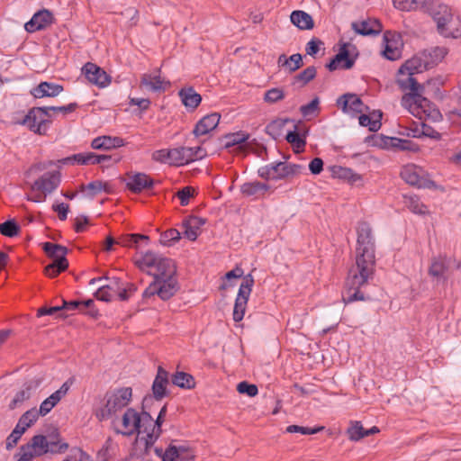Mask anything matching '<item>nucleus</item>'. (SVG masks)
<instances>
[{"instance_id": "1", "label": "nucleus", "mask_w": 461, "mask_h": 461, "mask_svg": "<svg viewBox=\"0 0 461 461\" xmlns=\"http://www.w3.org/2000/svg\"><path fill=\"white\" fill-rule=\"evenodd\" d=\"M357 231L356 264L348 271L342 294V300L346 304L366 300L360 287L367 284L374 276L375 257L372 228L366 221H361Z\"/></svg>"}, {"instance_id": "2", "label": "nucleus", "mask_w": 461, "mask_h": 461, "mask_svg": "<svg viewBox=\"0 0 461 461\" xmlns=\"http://www.w3.org/2000/svg\"><path fill=\"white\" fill-rule=\"evenodd\" d=\"M68 444H59L58 447H51L48 445L47 437L41 434L34 435L26 444L19 447L18 461H32L35 457L46 454H63L68 449Z\"/></svg>"}, {"instance_id": "3", "label": "nucleus", "mask_w": 461, "mask_h": 461, "mask_svg": "<svg viewBox=\"0 0 461 461\" xmlns=\"http://www.w3.org/2000/svg\"><path fill=\"white\" fill-rule=\"evenodd\" d=\"M132 396L131 387H121L109 391L104 395V404L95 410V417L99 421L111 418L118 411L128 405Z\"/></svg>"}, {"instance_id": "4", "label": "nucleus", "mask_w": 461, "mask_h": 461, "mask_svg": "<svg viewBox=\"0 0 461 461\" xmlns=\"http://www.w3.org/2000/svg\"><path fill=\"white\" fill-rule=\"evenodd\" d=\"M138 267L144 271L146 267H156V272L148 271L149 275H152L153 278H176V267L175 262L168 258L157 255L152 251H147L140 259L135 261Z\"/></svg>"}, {"instance_id": "5", "label": "nucleus", "mask_w": 461, "mask_h": 461, "mask_svg": "<svg viewBox=\"0 0 461 461\" xmlns=\"http://www.w3.org/2000/svg\"><path fill=\"white\" fill-rule=\"evenodd\" d=\"M179 290L176 278H156L142 294L143 301L155 300L158 295L161 300L167 301Z\"/></svg>"}, {"instance_id": "6", "label": "nucleus", "mask_w": 461, "mask_h": 461, "mask_svg": "<svg viewBox=\"0 0 461 461\" xmlns=\"http://www.w3.org/2000/svg\"><path fill=\"white\" fill-rule=\"evenodd\" d=\"M42 112L41 107H32L17 123L27 126L34 133L45 135L51 120L44 118Z\"/></svg>"}, {"instance_id": "7", "label": "nucleus", "mask_w": 461, "mask_h": 461, "mask_svg": "<svg viewBox=\"0 0 461 461\" xmlns=\"http://www.w3.org/2000/svg\"><path fill=\"white\" fill-rule=\"evenodd\" d=\"M427 12L437 23V28L441 35L447 34V28L453 23L451 9L443 4L431 1Z\"/></svg>"}, {"instance_id": "8", "label": "nucleus", "mask_w": 461, "mask_h": 461, "mask_svg": "<svg viewBox=\"0 0 461 461\" xmlns=\"http://www.w3.org/2000/svg\"><path fill=\"white\" fill-rule=\"evenodd\" d=\"M421 169L414 165H407L401 171V177L407 184L419 188H431L435 182L420 175Z\"/></svg>"}, {"instance_id": "9", "label": "nucleus", "mask_w": 461, "mask_h": 461, "mask_svg": "<svg viewBox=\"0 0 461 461\" xmlns=\"http://www.w3.org/2000/svg\"><path fill=\"white\" fill-rule=\"evenodd\" d=\"M126 179L122 178V180L126 181L127 188L134 194H140L144 190H149L153 188L155 184L154 180L145 173L128 172L126 174Z\"/></svg>"}, {"instance_id": "10", "label": "nucleus", "mask_w": 461, "mask_h": 461, "mask_svg": "<svg viewBox=\"0 0 461 461\" xmlns=\"http://www.w3.org/2000/svg\"><path fill=\"white\" fill-rule=\"evenodd\" d=\"M86 79L99 87H105L111 82V77L97 65L87 62L82 68Z\"/></svg>"}, {"instance_id": "11", "label": "nucleus", "mask_w": 461, "mask_h": 461, "mask_svg": "<svg viewBox=\"0 0 461 461\" xmlns=\"http://www.w3.org/2000/svg\"><path fill=\"white\" fill-rule=\"evenodd\" d=\"M348 43H343L339 48V52L330 59L329 63L326 64V68L330 71H334L339 68L344 69H350L353 68L356 57H350L349 50L348 47Z\"/></svg>"}, {"instance_id": "12", "label": "nucleus", "mask_w": 461, "mask_h": 461, "mask_svg": "<svg viewBox=\"0 0 461 461\" xmlns=\"http://www.w3.org/2000/svg\"><path fill=\"white\" fill-rule=\"evenodd\" d=\"M60 181L59 171L47 172L33 183L32 189L41 191L44 194H51L58 188Z\"/></svg>"}, {"instance_id": "13", "label": "nucleus", "mask_w": 461, "mask_h": 461, "mask_svg": "<svg viewBox=\"0 0 461 461\" xmlns=\"http://www.w3.org/2000/svg\"><path fill=\"white\" fill-rule=\"evenodd\" d=\"M337 104L344 113H362L368 111V106L355 94H345L337 100Z\"/></svg>"}, {"instance_id": "14", "label": "nucleus", "mask_w": 461, "mask_h": 461, "mask_svg": "<svg viewBox=\"0 0 461 461\" xmlns=\"http://www.w3.org/2000/svg\"><path fill=\"white\" fill-rule=\"evenodd\" d=\"M53 15L47 9H42L33 14L32 19L24 24L28 32H35L46 29L53 23Z\"/></svg>"}, {"instance_id": "15", "label": "nucleus", "mask_w": 461, "mask_h": 461, "mask_svg": "<svg viewBox=\"0 0 461 461\" xmlns=\"http://www.w3.org/2000/svg\"><path fill=\"white\" fill-rule=\"evenodd\" d=\"M424 59L420 57H413L412 59H408L402 64L399 68L400 76H404L405 74L415 75L422 72L424 69H428L430 68V64L427 56V50L423 52Z\"/></svg>"}, {"instance_id": "16", "label": "nucleus", "mask_w": 461, "mask_h": 461, "mask_svg": "<svg viewBox=\"0 0 461 461\" xmlns=\"http://www.w3.org/2000/svg\"><path fill=\"white\" fill-rule=\"evenodd\" d=\"M194 458V452L190 447L185 444L180 446H176L172 443L169 444L163 456V461H176V459H180L181 461H189Z\"/></svg>"}, {"instance_id": "17", "label": "nucleus", "mask_w": 461, "mask_h": 461, "mask_svg": "<svg viewBox=\"0 0 461 461\" xmlns=\"http://www.w3.org/2000/svg\"><path fill=\"white\" fill-rule=\"evenodd\" d=\"M351 28L356 33L362 36H376L383 31L382 23L376 19L353 22Z\"/></svg>"}, {"instance_id": "18", "label": "nucleus", "mask_w": 461, "mask_h": 461, "mask_svg": "<svg viewBox=\"0 0 461 461\" xmlns=\"http://www.w3.org/2000/svg\"><path fill=\"white\" fill-rule=\"evenodd\" d=\"M168 372L165 370L162 366H158L157 375L152 384V400L155 399L157 401L162 400L165 396L167 395V385L169 383L168 380Z\"/></svg>"}, {"instance_id": "19", "label": "nucleus", "mask_w": 461, "mask_h": 461, "mask_svg": "<svg viewBox=\"0 0 461 461\" xmlns=\"http://www.w3.org/2000/svg\"><path fill=\"white\" fill-rule=\"evenodd\" d=\"M151 402L152 397L150 395H147L143 398L142 411L139 413L140 422L138 424V429L136 430L138 435L141 432L154 431V428L156 427V425H154L155 421L150 413L145 410Z\"/></svg>"}, {"instance_id": "20", "label": "nucleus", "mask_w": 461, "mask_h": 461, "mask_svg": "<svg viewBox=\"0 0 461 461\" xmlns=\"http://www.w3.org/2000/svg\"><path fill=\"white\" fill-rule=\"evenodd\" d=\"M76 163L80 165H96L106 162L116 163L120 160V158H113L112 155H97L94 152L88 153H78L74 155Z\"/></svg>"}, {"instance_id": "21", "label": "nucleus", "mask_w": 461, "mask_h": 461, "mask_svg": "<svg viewBox=\"0 0 461 461\" xmlns=\"http://www.w3.org/2000/svg\"><path fill=\"white\" fill-rule=\"evenodd\" d=\"M206 219L198 216H189L182 222L184 235L189 240H195L200 234L201 227L205 224Z\"/></svg>"}, {"instance_id": "22", "label": "nucleus", "mask_w": 461, "mask_h": 461, "mask_svg": "<svg viewBox=\"0 0 461 461\" xmlns=\"http://www.w3.org/2000/svg\"><path fill=\"white\" fill-rule=\"evenodd\" d=\"M63 89L64 88L61 85L43 81L41 82L37 86L33 87L30 93L35 98L55 97L58 96L63 91Z\"/></svg>"}, {"instance_id": "23", "label": "nucleus", "mask_w": 461, "mask_h": 461, "mask_svg": "<svg viewBox=\"0 0 461 461\" xmlns=\"http://www.w3.org/2000/svg\"><path fill=\"white\" fill-rule=\"evenodd\" d=\"M221 115L217 113H213L203 116L196 124L193 131V133L196 136H202L209 133L214 130L219 124Z\"/></svg>"}, {"instance_id": "24", "label": "nucleus", "mask_w": 461, "mask_h": 461, "mask_svg": "<svg viewBox=\"0 0 461 461\" xmlns=\"http://www.w3.org/2000/svg\"><path fill=\"white\" fill-rule=\"evenodd\" d=\"M400 37L395 39V35L391 32H385L384 34V41L385 43L383 55L389 60H396L401 56V50L399 48Z\"/></svg>"}, {"instance_id": "25", "label": "nucleus", "mask_w": 461, "mask_h": 461, "mask_svg": "<svg viewBox=\"0 0 461 461\" xmlns=\"http://www.w3.org/2000/svg\"><path fill=\"white\" fill-rule=\"evenodd\" d=\"M122 146H124V140L122 138L105 135L95 138L91 142L94 149L109 150Z\"/></svg>"}, {"instance_id": "26", "label": "nucleus", "mask_w": 461, "mask_h": 461, "mask_svg": "<svg viewBox=\"0 0 461 461\" xmlns=\"http://www.w3.org/2000/svg\"><path fill=\"white\" fill-rule=\"evenodd\" d=\"M140 85L152 92H164L170 86V82L162 80L159 76L144 74L141 77Z\"/></svg>"}, {"instance_id": "27", "label": "nucleus", "mask_w": 461, "mask_h": 461, "mask_svg": "<svg viewBox=\"0 0 461 461\" xmlns=\"http://www.w3.org/2000/svg\"><path fill=\"white\" fill-rule=\"evenodd\" d=\"M178 95L187 109L194 111L201 104L202 96L193 87L182 88Z\"/></svg>"}, {"instance_id": "28", "label": "nucleus", "mask_w": 461, "mask_h": 461, "mask_svg": "<svg viewBox=\"0 0 461 461\" xmlns=\"http://www.w3.org/2000/svg\"><path fill=\"white\" fill-rule=\"evenodd\" d=\"M140 422L139 413L132 408H129L126 410L122 416V426L125 429L130 427L131 429L127 431H117L118 433H122L124 436H131L138 429V424Z\"/></svg>"}, {"instance_id": "29", "label": "nucleus", "mask_w": 461, "mask_h": 461, "mask_svg": "<svg viewBox=\"0 0 461 461\" xmlns=\"http://www.w3.org/2000/svg\"><path fill=\"white\" fill-rule=\"evenodd\" d=\"M290 18L292 23L300 30H311L314 26L312 17L304 11H294Z\"/></svg>"}, {"instance_id": "30", "label": "nucleus", "mask_w": 461, "mask_h": 461, "mask_svg": "<svg viewBox=\"0 0 461 461\" xmlns=\"http://www.w3.org/2000/svg\"><path fill=\"white\" fill-rule=\"evenodd\" d=\"M396 83L402 91L410 90V93H414L418 90L424 89V86L419 84L418 81L413 77V75L410 74L400 76L398 73Z\"/></svg>"}, {"instance_id": "31", "label": "nucleus", "mask_w": 461, "mask_h": 461, "mask_svg": "<svg viewBox=\"0 0 461 461\" xmlns=\"http://www.w3.org/2000/svg\"><path fill=\"white\" fill-rule=\"evenodd\" d=\"M171 382L174 385L182 389H193L195 387V380L191 374L184 371H177L171 376Z\"/></svg>"}, {"instance_id": "32", "label": "nucleus", "mask_w": 461, "mask_h": 461, "mask_svg": "<svg viewBox=\"0 0 461 461\" xmlns=\"http://www.w3.org/2000/svg\"><path fill=\"white\" fill-rule=\"evenodd\" d=\"M188 147H178L171 149V166H183L191 162Z\"/></svg>"}, {"instance_id": "33", "label": "nucleus", "mask_w": 461, "mask_h": 461, "mask_svg": "<svg viewBox=\"0 0 461 461\" xmlns=\"http://www.w3.org/2000/svg\"><path fill=\"white\" fill-rule=\"evenodd\" d=\"M68 267V261L66 257H59L53 260L52 263L46 266L44 268V273L49 277L53 278L59 276L61 272H64Z\"/></svg>"}, {"instance_id": "34", "label": "nucleus", "mask_w": 461, "mask_h": 461, "mask_svg": "<svg viewBox=\"0 0 461 461\" xmlns=\"http://www.w3.org/2000/svg\"><path fill=\"white\" fill-rule=\"evenodd\" d=\"M308 133V130H305L304 132L301 133L298 131V126L294 125V130L290 131L286 136L285 140L287 142L292 144V146L298 150H303L306 145V134Z\"/></svg>"}, {"instance_id": "35", "label": "nucleus", "mask_w": 461, "mask_h": 461, "mask_svg": "<svg viewBox=\"0 0 461 461\" xmlns=\"http://www.w3.org/2000/svg\"><path fill=\"white\" fill-rule=\"evenodd\" d=\"M249 134L245 133L244 131H237L234 133H230L224 136V148L230 149L234 146H244L249 141ZM237 150H240L237 149Z\"/></svg>"}, {"instance_id": "36", "label": "nucleus", "mask_w": 461, "mask_h": 461, "mask_svg": "<svg viewBox=\"0 0 461 461\" xmlns=\"http://www.w3.org/2000/svg\"><path fill=\"white\" fill-rule=\"evenodd\" d=\"M38 413L36 408H32L25 411L19 419L14 428L20 429L24 434L25 431L31 428L38 420Z\"/></svg>"}, {"instance_id": "37", "label": "nucleus", "mask_w": 461, "mask_h": 461, "mask_svg": "<svg viewBox=\"0 0 461 461\" xmlns=\"http://www.w3.org/2000/svg\"><path fill=\"white\" fill-rule=\"evenodd\" d=\"M422 91L423 90H418L414 93L405 94L402 99V104H413L417 108H421L425 112L426 108L429 106L430 102L421 95Z\"/></svg>"}, {"instance_id": "38", "label": "nucleus", "mask_w": 461, "mask_h": 461, "mask_svg": "<svg viewBox=\"0 0 461 461\" xmlns=\"http://www.w3.org/2000/svg\"><path fill=\"white\" fill-rule=\"evenodd\" d=\"M32 385L31 384H25L24 387L16 393L14 399L9 403V409L14 410L20 407L25 401L32 397Z\"/></svg>"}, {"instance_id": "39", "label": "nucleus", "mask_w": 461, "mask_h": 461, "mask_svg": "<svg viewBox=\"0 0 461 461\" xmlns=\"http://www.w3.org/2000/svg\"><path fill=\"white\" fill-rule=\"evenodd\" d=\"M290 121V119H276L267 125L266 132L274 140H277L281 137L284 127Z\"/></svg>"}, {"instance_id": "40", "label": "nucleus", "mask_w": 461, "mask_h": 461, "mask_svg": "<svg viewBox=\"0 0 461 461\" xmlns=\"http://www.w3.org/2000/svg\"><path fill=\"white\" fill-rule=\"evenodd\" d=\"M43 251L53 260L59 258V257H66L68 252V249L59 244H54L51 242H44L42 244Z\"/></svg>"}, {"instance_id": "41", "label": "nucleus", "mask_w": 461, "mask_h": 461, "mask_svg": "<svg viewBox=\"0 0 461 461\" xmlns=\"http://www.w3.org/2000/svg\"><path fill=\"white\" fill-rule=\"evenodd\" d=\"M383 113L377 110L376 119H373L370 115L361 113L359 116V124L361 126L368 127L370 131H377L381 128V119Z\"/></svg>"}, {"instance_id": "42", "label": "nucleus", "mask_w": 461, "mask_h": 461, "mask_svg": "<svg viewBox=\"0 0 461 461\" xmlns=\"http://www.w3.org/2000/svg\"><path fill=\"white\" fill-rule=\"evenodd\" d=\"M447 269L446 261L442 258H433L429 267V275L440 279Z\"/></svg>"}, {"instance_id": "43", "label": "nucleus", "mask_w": 461, "mask_h": 461, "mask_svg": "<svg viewBox=\"0 0 461 461\" xmlns=\"http://www.w3.org/2000/svg\"><path fill=\"white\" fill-rule=\"evenodd\" d=\"M269 186L260 182H249L245 183L241 185V192L247 196L256 195L258 193H264L267 191Z\"/></svg>"}, {"instance_id": "44", "label": "nucleus", "mask_w": 461, "mask_h": 461, "mask_svg": "<svg viewBox=\"0 0 461 461\" xmlns=\"http://www.w3.org/2000/svg\"><path fill=\"white\" fill-rule=\"evenodd\" d=\"M316 77V68L314 66L307 67L305 69L301 71L294 77L293 85H296L298 83L301 84V86H304L309 82H311Z\"/></svg>"}, {"instance_id": "45", "label": "nucleus", "mask_w": 461, "mask_h": 461, "mask_svg": "<svg viewBox=\"0 0 461 461\" xmlns=\"http://www.w3.org/2000/svg\"><path fill=\"white\" fill-rule=\"evenodd\" d=\"M249 297L237 295L233 308V321L238 322L240 321L245 314Z\"/></svg>"}, {"instance_id": "46", "label": "nucleus", "mask_w": 461, "mask_h": 461, "mask_svg": "<svg viewBox=\"0 0 461 461\" xmlns=\"http://www.w3.org/2000/svg\"><path fill=\"white\" fill-rule=\"evenodd\" d=\"M363 431L364 427L361 421L351 420L349 422V427L346 430V434L348 435L349 440L359 441L363 438Z\"/></svg>"}, {"instance_id": "47", "label": "nucleus", "mask_w": 461, "mask_h": 461, "mask_svg": "<svg viewBox=\"0 0 461 461\" xmlns=\"http://www.w3.org/2000/svg\"><path fill=\"white\" fill-rule=\"evenodd\" d=\"M20 226L14 219L5 221L0 224V233L5 237L13 238L19 234Z\"/></svg>"}, {"instance_id": "48", "label": "nucleus", "mask_w": 461, "mask_h": 461, "mask_svg": "<svg viewBox=\"0 0 461 461\" xmlns=\"http://www.w3.org/2000/svg\"><path fill=\"white\" fill-rule=\"evenodd\" d=\"M146 437L140 438L137 437L135 443L138 444H143V451L141 453L142 456L149 455V450L151 447L154 445V443L158 440V435L154 433V431L145 432Z\"/></svg>"}, {"instance_id": "49", "label": "nucleus", "mask_w": 461, "mask_h": 461, "mask_svg": "<svg viewBox=\"0 0 461 461\" xmlns=\"http://www.w3.org/2000/svg\"><path fill=\"white\" fill-rule=\"evenodd\" d=\"M180 232L176 229H170L160 235V243L164 246H171L180 240Z\"/></svg>"}, {"instance_id": "50", "label": "nucleus", "mask_w": 461, "mask_h": 461, "mask_svg": "<svg viewBox=\"0 0 461 461\" xmlns=\"http://www.w3.org/2000/svg\"><path fill=\"white\" fill-rule=\"evenodd\" d=\"M81 189L82 190H84V189L89 190L91 192L90 193L91 197H94L95 195H96L97 194H99L102 191L105 192L106 194H112V190L105 189L104 182H102L100 180L90 182L86 185H82Z\"/></svg>"}, {"instance_id": "51", "label": "nucleus", "mask_w": 461, "mask_h": 461, "mask_svg": "<svg viewBox=\"0 0 461 461\" xmlns=\"http://www.w3.org/2000/svg\"><path fill=\"white\" fill-rule=\"evenodd\" d=\"M238 149L253 152L258 157L262 158H264V154H267V148L261 144L257 143L256 140L247 142L244 146H240Z\"/></svg>"}, {"instance_id": "52", "label": "nucleus", "mask_w": 461, "mask_h": 461, "mask_svg": "<svg viewBox=\"0 0 461 461\" xmlns=\"http://www.w3.org/2000/svg\"><path fill=\"white\" fill-rule=\"evenodd\" d=\"M447 50L445 48L436 47L428 52V59L430 64V68L440 62L447 55Z\"/></svg>"}, {"instance_id": "53", "label": "nucleus", "mask_w": 461, "mask_h": 461, "mask_svg": "<svg viewBox=\"0 0 461 461\" xmlns=\"http://www.w3.org/2000/svg\"><path fill=\"white\" fill-rule=\"evenodd\" d=\"M285 98V93L278 87L271 88L265 93L264 101L268 104H275Z\"/></svg>"}, {"instance_id": "54", "label": "nucleus", "mask_w": 461, "mask_h": 461, "mask_svg": "<svg viewBox=\"0 0 461 461\" xmlns=\"http://www.w3.org/2000/svg\"><path fill=\"white\" fill-rule=\"evenodd\" d=\"M237 391L240 394H247L249 397H254L258 393V386L246 381H242L238 384Z\"/></svg>"}, {"instance_id": "55", "label": "nucleus", "mask_w": 461, "mask_h": 461, "mask_svg": "<svg viewBox=\"0 0 461 461\" xmlns=\"http://www.w3.org/2000/svg\"><path fill=\"white\" fill-rule=\"evenodd\" d=\"M253 285L254 278L251 274H248L243 277L238 294H240V296L249 297Z\"/></svg>"}, {"instance_id": "56", "label": "nucleus", "mask_w": 461, "mask_h": 461, "mask_svg": "<svg viewBox=\"0 0 461 461\" xmlns=\"http://www.w3.org/2000/svg\"><path fill=\"white\" fill-rule=\"evenodd\" d=\"M323 429L324 427L308 428L298 425H290L286 428L285 430L288 433H302L303 435H312L322 430Z\"/></svg>"}, {"instance_id": "57", "label": "nucleus", "mask_w": 461, "mask_h": 461, "mask_svg": "<svg viewBox=\"0 0 461 461\" xmlns=\"http://www.w3.org/2000/svg\"><path fill=\"white\" fill-rule=\"evenodd\" d=\"M319 98L315 97L309 104L302 105L300 112L303 117L314 115L319 110Z\"/></svg>"}, {"instance_id": "58", "label": "nucleus", "mask_w": 461, "mask_h": 461, "mask_svg": "<svg viewBox=\"0 0 461 461\" xmlns=\"http://www.w3.org/2000/svg\"><path fill=\"white\" fill-rule=\"evenodd\" d=\"M323 45L324 42L321 39L313 37L305 46L306 54L314 57Z\"/></svg>"}, {"instance_id": "59", "label": "nucleus", "mask_w": 461, "mask_h": 461, "mask_svg": "<svg viewBox=\"0 0 461 461\" xmlns=\"http://www.w3.org/2000/svg\"><path fill=\"white\" fill-rule=\"evenodd\" d=\"M23 435V431L20 429L14 428L13 431L9 434V436L6 438L5 441V448L7 450L13 449Z\"/></svg>"}, {"instance_id": "60", "label": "nucleus", "mask_w": 461, "mask_h": 461, "mask_svg": "<svg viewBox=\"0 0 461 461\" xmlns=\"http://www.w3.org/2000/svg\"><path fill=\"white\" fill-rule=\"evenodd\" d=\"M152 158L155 161L160 162V163H167L171 166V149H159L156 150L152 154Z\"/></svg>"}, {"instance_id": "61", "label": "nucleus", "mask_w": 461, "mask_h": 461, "mask_svg": "<svg viewBox=\"0 0 461 461\" xmlns=\"http://www.w3.org/2000/svg\"><path fill=\"white\" fill-rule=\"evenodd\" d=\"M194 192L193 187L185 186L176 193V196L179 198L182 206H185L189 203V200L194 195Z\"/></svg>"}, {"instance_id": "62", "label": "nucleus", "mask_w": 461, "mask_h": 461, "mask_svg": "<svg viewBox=\"0 0 461 461\" xmlns=\"http://www.w3.org/2000/svg\"><path fill=\"white\" fill-rule=\"evenodd\" d=\"M289 65L288 69L290 72H294L303 66V56L300 53H295L288 58Z\"/></svg>"}, {"instance_id": "63", "label": "nucleus", "mask_w": 461, "mask_h": 461, "mask_svg": "<svg viewBox=\"0 0 461 461\" xmlns=\"http://www.w3.org/2000/svg\"><path fill=\"white\" fill-rule=\"evenodd\" d=\"M133 233L132 234H123L117 238L116 244L121 245L122 247L128 248H137L136 241L134 240Z\"/></svg>"}, {"instance_id": "64", "label": "nucleus", "mask_w": 461, "mask_h": 461, "mask_svg": "<svg viewBox=\"0 0 461 461\" xmlns=\"http://www.w3.org/2000/svg\"><path fill=\"white\" fill-rule=\"evenodd\" d=\"M332 172L337 177L348 180V178L352 177L353 170L340 166H334L332 167Z\"/></svg>"}]
</instances>
